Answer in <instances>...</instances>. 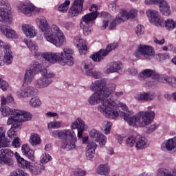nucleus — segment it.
Here are the masks:
<instances>
[{
    "instance_id": "obj_1",
    "label": "nucleus",
    "mask_w": 176,
    "mask_h": 176,
    "mask_svg": "<svg viewBox=\"0 0 176 176\" xmlns=\"http://www.w3.org/2000/svg\"><path fill=\"white\" fill-rule=\"evenodd\" d=\"M116 87L115 84H109L107 87V81L104 79L96 80L92 82L90 89L92 91H96L88 99L89 103L91 105H96V104L102 102V104L98 107V109L108 119H116L120 115L129 126H135L137 123L139 127L149 126L155 119V112L152 111H140L135 116H131L115 107L116 105L115 101L111 99H105L111 96ZM98 89H100L98 90Z\"/></svg>"
},
{
    "instance_id": "obj_2",
    "label": "nucleus",
    "mask_w": 176,
    "mask_h": 176,
    "mask_svg": "<svg viewBox=\"0 0 176 176\" xmlns=\"http://www.w3.org/2000/svg\"><path fill=\"white\" fill-rule=\"evenodd\" d=\"M74 50L69 48L63 49V52H45L41 56L45 59V61H48L50 64H56V63H60L61 65H69L72 67L75 64V60L74 59Z\"/></svg>"
},
{
    "instance_id": "obj_3",
    "label": "nucleus",
    "mask_w": 176,
    "mask_h": 176,
    "mask_svg": "<svg viewBox=\"0 0 176 176\" xmlns=\"http://www.w3.org/2000/svg\"><path fill=\"white\" fill-rule=\"evenodd\" d=\"M148 16L150 17L151 23L156 27H165L168 31H172L176 27V22L174 20L168 19L164 21L156 10H149Z\"/></svg>"
},
{
    "instance_id": "obj_4",
    "label": "nucleus",
    "mask_w": 176,
    "mask_h": 176,
    "mask_svg": "<svg viewBox=\"0 0 176 176\" xmlns=\"http://www.w3.org/2000/svg\"><path fill=\"white\" fill-rule=\"evenodd\" d=\"M52 28L55 34H53V32L48 28L47 32L45 33V39L47 42H50V43H52V45H54L57 47L63 46L64 42H65L64 34H63V32H61L60 28L56 25H53Z\"/></svg>"
},
{
    "instance_id": "obj_5",
    "label": "nucleus",
    "mask_w": 176,
    "mask_h": 176,
    "mask_svg": "<svg viewBox=\"0 0 176 176\" xmlns=\"http://www.w3.org/2000/svg\"><path fill=\"white\" fill-rule=\"evenodd\" d=\"M41 74L43 77L37 79L35 82V85L38 89H43V87H47L52 82V78H54V73L52 72H47L46 68L43 67L42 70H41Z\"/></svg>"
},
{
    "instance_id": "obj_6",
    "label": "nucleus",
    "mask_w": 176,
    "mask_h": 176,
    "mask_svg": "<svg viewBox=\"0 0 176 176\" xmlns=\"http://www.w3.org/2000/svg\"><path fill=\"white\" fill-rule=\"evenodd\" d=\"M119 44L118 43H113L109 44L106 49H101L98 52L90 56V58L93 60V61L98 62L102 61L105 57H107V54H109L112 50H115V49H118Z\"/></svg>"
},
{
    "instance_id": "obj_7",
    "label": "nucleus",
    "mask_w": 176,
    "mask_h": 176,
    "mask_svg": "<svg viewBox=\"0 0 176 176\" xmlns=\"http://www.w3.org/2000/svg\"><path fill=\"white\" fill-rule=\"evenodd\" d=\"M0 23H12V14L9 10L10 5L5 1H0Z\"/></svg>"
},
{
    "instance_id": "obj_8",
    "label": "nucleus",
    "mask_w": 176,
    "mask_h": 176,
    "mask_svg": "<svg viewBox=\"0 0 176 176\" xmlns=\"http://www.w3.org/2000/svg\"><path fill=\"white\" fill-rule=\"evenodd\" d=\"M134 54L138 58L141 57V56H144V58L151 60L152 57L155 56V51H153V47L151 46L140 45Z\"/></svg>"
},
{
    "instance_id": "obj_9",
    "label": "nucleus",
    "mask_w": 176,
    "mask_h": 176,
    "mask_svg": "<svg viewBox=\"0 0 176 176\" xmlns=\"http://www.w3.org/2000/svg\"><path fill=\"white\" fill-rule=\"evenodd\" d=\"M63 140H64L62 142L63 149H65V151H71L76 147V144H75L78 141V138L74 131H70L69 135H66Z\"/></svg>"
},
{
    "instance_id": "obj_10",
    "label": "nucleus",
    "mask_w": 176,
    "mask_h": 176,
    "mask_svg": "<svg viewBox=\"0 0 176 176\" xmlns=\"http://www.w3.org/2000/svg\"><path fill=\"white\" fill-rule=\"evenodd\" d=\"M72 130L77 129L78 130V138L82 139V144H86L89 141V137H83V131H86V124H85V121L80 118H77L76 120L72 124Z\"/></svg>"
},
{
    "instance_id": "obj_11",
    "label": "nucleus",
    "mask_w": 176,
    "mask_h": 176,
    "mask_svg": "<svg viewBox=\"0 0 176 176\" xmlns=\"http://www.w3.org/2000/svg\"><path fill=\"white\" fill-rule=\"evenodd\" d=\"M14 153L10 148H2L0 150V162L6 164L9 167H13L14 166V162L13 157Z\"/></svg>"
},
{
    "instance_id": "obj_12",
    "label": "nucleus",
    "mask_w": 176,
    "mask_h": 176,
    "mask_svg": "<svg viewBox=\"0 0 176 176\" xmlns=\"http://www.w3.org/2000/svg\"><path fill=\"white\" fill-rule=\"evenodd\" d=\"M43 69V66L42 64L38 62H34L28 69L25 74L24 80L26 83H31L32 78L35 75V72H41Z\"/></svg>"
},
{
    "instance_id": "obj_13",
    "label": "nucleus",
    "mask_w": 176,
    "mask_h": 176,
    "mask_svg": "<svg viewBox=\"0 0 176 176\" xmlns=\"http://www.w3.org/2000/svg\"><path fill=\"white\" fill-rule=\"evenodd\" d=\"M83 3H85V0H74V3L69 10V16L70 17L79 16L83 10Z\"/></svg>"
},
{
    "instance_id": "obj_14",
    "label": "nucleus",
    "mask_w": 176,
    "mask_h": 176,
    "mask_svg": "<svg viewBox=\"0 0 176 176\" xmlns=\"http://www.w3.org/2000/svg\"><path fill=\"white\" fill-rule=\"evenodd\" d=\"M19 10H21L22 13L30 17L32 14H36L38 13V8L35 6L32 5L31 3H25L24 4H21L19 6Z\"/></svg>"
},
{
    "instance_id": "obj_15",
    "label": "nucleus",
    "mask_w": 176,
    "mask_h": 176,
    "mask_svg": "<svg viewBox=\"0 0 176 176\" xmlns=\"http://www.w3.org/2000/svg\"><path fill=\"white\" fill-rule=\"evenodd\" d=\"M4 59L2 60V58L0 57V67L3 65H10L13 63V52L10 50V45H4Z\"/></svg>"
},
{
    "instance_id": "obj_16",
    "label": "nucleus",
    "mask_w": 176,
    "mask_h": 176,
    "mask_svg": "<svg viewBox=\"0 0 176 176\" xmlns=\"http://www.w3.org/2000/svg\"><path fill=\"white\" fill-rule=\"evenodd\" d=\"M97 19V14L96 12H90L82 16L80 24H87L88 25H93L94 20Z\"/></svg>"
},
{
    "instance_id": "obj_17",
    "label": "nucleus",
    "mask_w": 176,
    "mask_h": 176,
    "mask_svg": "<svg viewBox=\"0 0 176 176\" xmlns=\"http://www.w3.org/2000/svg\"><path fill=\"white\" fill-rule=\"evenodd\" d=\"M148 146H149V142H148V139L141 135H137L135 148L141 151V149H145L146 148H148Z\"/></svg>"
},
{
    "instance_id": "obj_18",
    "label": "nucleus",
    "mask_w": 176,
    "mask_h": 176,
    "mask_svg": "<svg viewBox=\"0 0 176 176\" xmlns=\"http://www.w3.org/2000/svg\"><path fill=\"white\" fill-rule=\"evenodd\" d=\"M0 31L9 39H16L17 34L9 26H0Z\"/></svg>"
},
{
    "instance_id": "obj_19",
    "label": "nucleus",
    "mask_w": 176,
    "mask_h": 176,
    "mask_svg": "<svg viewBox=\"0 0 176 176\" xmlns=\"http://www.w3.org/2000/svg\"><path fill=\"white\" fill-rule=\"evenodd\" d=\"M159 82L164 83V85H170V86H172V87L176 88V77L162 75L159 78Z\"/></svg>"
},
{
    "instance_id": "obj_20",
    "label": "nucleus",
    "mask_w": 176,
    "mask_h": 176,
    "mask_svg": "<svg viewBox=\"0 0 176 176\" xmlns=\"http://www.w3.org/2000/svg\"><path fill=\"white\" fill-rule=\"evenodd\" d=\"M36 94H38V90L32 87H26L18 92V96H20V97H32V96H36Z\"/></svg>"
},
{
    "instance_id": "obj_21",
    "label": "nucleus",
    "mask_w": 176,
    "mask_h": 176,
    "mask_svg": "<svg viewBox=\"0 0 176 176\" xmlns=\"http://www.w3.org/2000/svg\"><path fill=\"white\" fill-rule=\"evenodd\" d=\"M28 170L32 173V174H34V175H39L43 171V170H45V166L42 164H31L29 165V167L28 168Z\"/></svg>"
},
{
    "instance_id": "obj_22",
    "label": "nucleus",
    "mask_w": 176,
    "mask_h": 176,
    "mask_svg": "<svg viewBox=\"0 0 176 176\" xmlns=\"http://www.w3.org/2000/svg\"><path fill=\"white\" fill-rule=\"evenodd\" d=\"M21 151L23 155L29 158L30 160H32V162H34V160L35 159V153L31 148H30L28 144L22 145Z\"/></svg>"
},
{
    "instance_id": "obj_23",
    "label": "nucleus",
    "mask_w": 176,
    "mask_h": 176,
    "mask_svg": "<svg viewBox=\"0 0 176 176\" xmlns=\"http://www.w3.org/2000/svg\"><path fill=\"white\" fill-rule=\"evenodd\" d=\"M16 115L18 116L20 123L28 122V120H31L32 118V115H31V113H29L28 111L16 110Z\"/></svg>"
},
{
    "instance_id": "obj_24",
    "label": "nucleus",
    "mask_w": 176,
    "mask_h": 176,
    "mask_svg": "<svg viewBox=\"0 0 176 176\" xmlns=\"http://www.w3.org/2000/svg\"><path fill=\"white\" fill-rule=\"evenodd\" d=\"M22 30L28 38H34V36H35L36 34L35 28L31 25H23Z\"/></svg>"
},
{
    "instance_id": "obj_25",
    "label": "nucleus",
    "mask_w": 176,
    "mask_h": 176,
    "mask_svg": "<svg viewBox=\"0 0 176 176\" xmlns=\"http://www.w3.org/2000/svg\"><path fill=\"white\" fill-rule=\"evenodd\" d=\"M36 23H38L42 32L46 34V32L49 31V23H47V21L45 16H41L40 18L37 19Z\"/></svg>"
},
{
    "instance_id": "obj_26",
    "label": "nucleus",
    "mask_w": 176,
    "mask_h": 176,
    "mask_svg": "<svg viewBox=\"0 0 176 176\" xmlns=\"http://www.w3.org/2000/svg\"><path fill=\"white\" fill-rule=\"evenodd\" d=\"M135 98L138 101H151V100H153V94L151 92H142L135 95Z\"/></svg>"
},
{
    "instance_id": "obj_27",
    "label": "nucleus",
    "mask_w": 176,
    "mask_h": 176,
    "mask_svg": "<svg viewBox=\"0 0 176 176\" xmlns=\"http://www.w3.org/2000/svg\"><path fill=\"white\" fill-rule=\"evenodd\" d=\"M21 129V123L16 122L12 125L10 130L8 131L7 134L9 138H14L17 134V131Z\"/></svg>"
},
{
    "instance_id": "obj_28",
    "label": "nucleus",
    "mask_w": 176,
    "mask_h": 176,
    "mask_svg": "<svg viewBox=\"0 0 176 176\" xmlns=\"http://www.w3.org/2000/svg\"><path fill=\"white\" fill-rule=\"evenodd\" d=\"M15 157L16 159L19 167L28 170V167H30L31 162L24 160V158L21 157L17 152L15 153Z\"/></svg>"
},
{
    "instance_id": "obj_29",
    "label": "nucleus",
    "mask_w": 176,
    "mask_h": 176,
    "mask_svg": "<svg viewBox=\"0 0 176 176\" xmlns=\"http://www.w3.org/2000/svg\"><path fill=\"white\" fill-rule=\"evenodd\" d=\"M71 130L69 129H64V130H55L52 131V135L54 137V138H60L61 140H64L66 135H69Z\"/></svg>"
},
{
    "instance_id": "obj_30",
    "label": "nucleus",
    "mask_w": 176,
    "mask_h": 176,
    "mask_svg": "<svg viewBox=\"0 0 176 176\" xmlns=\"http://www.w3.org/2000/svg\"><path fill=\"white\" fill-rule=\"evenodd\" d=\"M0 111L3 116H10L11 115H16L17 110L10 109V107L6 105H1Z\"/></svg>"
},
{
    "instance_id": "obj_31",
    "label": "nucleus",
    "mask_w": 176,
    "mask_h": 176,
    "mask_svg": "<svg viewBox=\"0 0 176 176\" xmlns=\"http://www.w3.org/2000/svg\"><path fill=\"white\" fill-rule=\"evenodd\" d=\"M160 10L164 16H170V14H171L170 5H168V3L166 1H162L160 5Z\"/></svg>"
},
{
    "instance_id": "obj_32",
    "label": "nucleus",
    "mask_w": 176,
    "mask_h": 176,
    "mask_svg": "<svg viewBox=\"0 0 176 176\" xmlns=\"http://www.w3.org/2000/svg\"><path fill=\"white\" fill-rule=\"evenodd\" d=\"M122 70V63L112 62L110 63L109 67L107 69V72H119Z\"/></svg>"
},
{
    "instance_id": "obj_33",
    "label": "nucleus",
    "mask_w": 176,
    "mask_h": 176,
    "mask_svg": "<svg viewBox=\"0 0 176 176\" xmlns=\"http://www.w3.org/2000/svg\"><path fill=\"white\" fill-rule=\"evenodd\" d=\"M109 171H111V169H109L107 165L100 164L98 168L97 173L100 175H108Z\"/></svg>"
},
{
    "instance_id": "obj_34",
    "label": "nucleus",
    "mask_w": 176,
    "mask_h": 176,
    "mask_svg": "<svg viewBox=\"0 0 176 176\" xmlns=\"http://www.w3.org/2000/svg\"><path fill=\"white\" fill-rule=\"evenodd\" d=\"M157 176H176V170L171 173L166 168H160L157 170Z\"/></svg>"
},
{
    "instance_id": "obj_35",
    "label": "nucleus",
    "mask_w": 176,
    "mask_h": 176,
    "mask_svg": "<svg viewBox=\"0 0 176 176\" xmlns=\"http://www.w3.org/2000/svg\"><path fill=\"white\" fill-rule=\"evenodd\" d=\"M30 143L32 146H36L41 144V137L36 133L31 135L30 138Z\"/></svg>"
},
{
    "instance_id": "obj_36",
    "label": "nucleus",
    "mask_w": 176,
    "mask_h": 176,
    "mask_svg": "<svg viewBox=\"0 0 176 176\" xmlns=\"http://www.w3.org/2000/svg\"><path fill=\"white\" fill-rule=\"evenodd\" d=\"M69 5H71V1L69 0H65L63 3H61L58 7V10L62 13H67L68 9L69 8Z\"/></svg>"
},
{
    "instance_id": "obj_37",
    "label": "nucleus",
    "mask_w": 176,
    "mask_h": 176,
    "mask_svg": "<svg viewBox=\"0 0 176 176\" xmlns=\"http://www.w3.org/2000/svg\"><path fill=\"white\" fill-rule=\"evenodd\" d=\"M167 151H173L176 146V137L168 140L165 144Z\"/></svg>"
},
{
    "instance_id": "obj_38",
    "label": "nucleus",
    "mask_w": 176,
    "mask_h": 176,
    "mask_svg": "<svg viewBox=\"0 0 176 176\" xmlns=\"http://www.w3.org/2000/svg\"><path fill=\"white\" fill-rule=\"evenodd\" d=\"M154 72L153 70H151L149 69H145L143 72H142L139 75L140 79H146V78H151V76H153Z\"/></svg>"
},
{
    "instance_id": "obj_39",
    "label": "nucleus",
    "mask_w": 176,
    "mask_h": 176,
    "mask_svg": "<svg viewBox=\"0 0 176 176\" xmlns=\"http://www.w3.org/2000/svg\"><path fill=\"white\" fill-rule=\"evenodd\" d=\"M84 69H85L87 75L89 76L91 74L93 69H94V65L91 63V60H87L85 61Z\"/></svg>"
},
{
    "instance_id": "obj_40",
    "label": "nucleus",
    "mask_w": 176,
    "mask_h": 176,
    "mask_svg": "<svg viewBox=\"0 0 176 176\" xmlns=\"http://www.w3.org/2000/svg\"><path fill=\"white\" fill-rule=\"evenodd\" d=\"M92 25H93L80 23V27L82 29L83 34L85 35V36H87V35H90V34H91Z\"/></svg>"
},
{
    "instance_id": "obj_41",
    "label": "nucleus",
    "mask_w": 176,
    "mask_h": 176,
    "mask_svg": "<svg viewBox=\"0 0 176 176\" xmlns=\"http://www.w3.org/2000/svg\"><path fill=\"white\" fill-rule=\"evenodd\" d=\"M137 142V135L136 136H130L129 137L125 142L126 146L129 148H133V146H135Z\"/></svg>"
},
{
    "instance_id": "obj_42",
    "label": "nucleus",
    "mask_w": 176,
    "mask_h": 176,
    "mask_svg": "<svg viewBox=\"0 0 176 176\" xmlns=\"http://www.w3.org/2000/svg\"><path fill=\"white\" fill-rule=\"evenodd\" d=\"M120 23H123V19L120 15H117L116 19L110 23L109 26V30H113V28L118 25V24H120Z\"/></svg>"
},
{
    "instance_id": "obj_43",
    "label": "nucleus",
    "mask_w": 176,
    "mask_h": 176,
    "mask_svg": "<svg viewBox=\"0 0 176 176\" xmlns=\"http://www.w3.org/2000/svg\"><path fill=\"white\" fill-rule=\"evenodd\" d=\"M16 123H20L19 120V116L17 115H11L10 117L8 119L7 124L10 126V124H14Z\"/></svg>"
},
{
    "instance_id": "obj_44",
    "label": "nucleus",
    "mask_w": 176,
    "mask_h": 176,
    "mask_svg": "<svg viewBox=\"0 0 176 176\" xmlns=\"http://www.w3.org/2000/svg\"><path fill=\"white\" fill-rule=\"evenodd\" d=\"M41 104L42 102H41V100L38 98H32L30 101V104L31 105V107H33L34 108L41 107Z\"/></svg>"
},
{
    "instance_id": "obj_45",
    "label": "nucleus",
    "mask_w": 176,
    "mask_h": 176,
    "mask_svg": "<svg viewBox=\"0 0 176 176\" xmlns=\"http://www.w3.org/2000/svg\"><path fill=\"white\" fill-rule=\"evenodd\" d=\"M170 56H168V53H160L155 56V58L157 61L160 63L162 61H164V60H167Z\"/></svg>"
},
{
    "instance_id": "obj_46",
    "label": "nucleus",
    "mask_w": 176,
    "mask_h": 176,
    "mask_svg": "<svg viewBox=\"0 0 176 176\" xmlns=\"http://www.w3.org/2000/svg\"><path fill=\"white\" fill-rule=\"evenodd\" d=\"M96 142H99L100 145H105V142H107V137L101 133H99L96 140Z\"/></svg>"
},
{
    "instance_id": "obj_47",
    "label": "nucleus",
    "mask_w": 176,
    "mask_h": 176,
    "mask_svg": "<svg viewBox=\"0 0 176 176\" xmlns=\"http://www.w3.org/2000/svg\"><path fill=\"white\" fill-rule=\"evenodd\" d=\"M27 173H25L23 170L21 169H16L15 170H13L10 173V176H26Z\"/></svg>"
},
{
    "instance_id": "obj_48",
    "label": "nucleus",
    "mask_w": 176,
    "mask_h": 176,
    "mask_svg": "<svg viewBox=\"0 0 176 176\" xmlns=\"http://www.w3.org/2000/svg\"><path fill=\"white\" fill-rule=\"evenodd\" d=\"M9 88V83L8 82L5 81L3 79L0 78V89L3 90V91H6Z\"/></svg>"
},
{
    "instance_id": "obj_49",
    "label": "nucleus",
    "mask_w": 176,
    "mask_h": 176,
    "mask_svg": "<svg viewBox=\"0 0 176 176\" xmlns=\"http://www.w3.org/2000/svg\"><path fill=\"white\" fill-rule=\"evenodd\" d=\"M118 16H120V17L123 20V23L124 21H126V20H129V12L125 10H121Z\"/></svg>"
},
{
    "instance_id": "obj_50",
    "label": "nucleus",
    "mask_w": 176,
    "mask_h": 176,
    "mask_svg": "<svg viewBox=\"0 0 176 176\" xmlns=\"http://www.w3.org/2000/svg\"><path fill=\"white\" fill-rule=\"evenodd\" d=\"M145 28L142 25H138L135 30V33L138 36L143 35Z\"/></svg>"
},
{
    "instance_id": "obj_51",
    "label": "nucleus",
    "mask_w": 176,
    "mask_h": 176,
    "mask_svg": "<svg viewBox=\"0 0 176 176\" xmlns=\"http://www.w3.org/2000/svg\"><path fill=\"white\" fill-rule=\"evenodd\" d=\"M61 124L60 122H51L48 123V129H60Z\"/></svg>"
},
{
    "instance_id": "obj_52",
    "label": "nucleus",
    "mask_w": 176,
    "mask_h": 176,
    "mask_svg": "<svg viewBox=\"0 0 176 176\" xmlns=\"http://www.w3.org/2000/svg\"><path fill=\"white\" fill-rule=\"evenodd\" d=\"M100 131L96 130V129H92L90 133H89V135L91 138H93V140H94V141L96 140L97 138H98V135H100Z\"/></svg>"
},
{
    "instance_id": "obj_53",
    "label": "nucleus",
    "mask_w": 176,
    "mask_h": 176,
    "mask_svg": "<svg viewBox=\"0 0 176 176\" xmlns=\"http://www.w3.org/2000/svg\"><path fill=\"white\" fill-rule=\"evenodd\" d=\"M105 128L104 129L105 134H109L111 133V127H112V122H104Z\"/></svg>"
},
{
    "instance_id": "obj_54",
    "label": "nucleus",
    "mask_w": 176,
    "mask_h": 176,
    "mask_svg": "<svg viewBox=\"0 0 176 176\" xmlns=\"http://www.w3.org/2000/svg\"><path fill=\"white\" fill-rule=\"evenodd\" d=\"M50 159H52V156L49 154H43V157L41 160V163L43 164V163H48V162H50Z\"/></svg>"
},
{
    "instance_id": "obj_55",
    "label": "nucleus",
    "mask_w": 176,
    "mask_h": 176,
    "mask_svg": "<svg viewBox=\"0 0 176 176\" xmlns=\"http://www.w3.org/2000/svg\"><path fill=\"white\" fill-rule=\"evenodd\" d=\"M87 151H93V149L94 151H96V149H97V144L94 142H89L87 146Z\"/></svg>"
},
{
    "instance_id": "obj_56",
    "label": "nucleus",
    "mask_w": 176,
    "mask_h": 176,
    "mask_svg": "<svg viewBox=\"0 0 176 176\" xmlns=\"http://www.w3.org/2000/svg\"><path fill=\"white\" fill-rule=\"evenodd\" d=\"M76 46L80 54H82V52H83V50H85V51L87 50V45L83 44V43L77 44Z\"/></svg>"
},
{
    "instance_id": "obj_57",
    "label": "nucleus",
    "mask_w": 176,
    "mask_h": 176,
    "mask_svg": "<svg viewBox=\"0 0 176 176\" xmlns=\"http://www.w3.org/2000/svg\"><path fill=\"white\" fill-rule=\"evenodd\" d=\"M89 76H92L95 79H100L101 78L102 74L100 72H94L92 71L91 73L89 75Z\"/></svg>"
},
{
    "instance_id": "obj_58",
    "label": "nucleus",
    "mask_w": 176,
    "mask_h": 176,
    "mask_svg": "<svg viewBox=\"0 0 176 176\" xmlns=\"http://www.w3.org/2000/svg\"><path fill=\"white\" fill-rule=\"evenodd\" d=\"M157 127H159V125H157V124L151 125L150 127L147 129L146 133H148V134H151L153 133V131H155V130H156Z\"/></svg>"
},
{
    "instance_id": "obj_59",
    "label": "nucleus",
    "mask_w": 176,
    "mask_h": 176,
    "mask_svg": "<svg viewBox=\"0 0 176 176\" xmlns=\"http://www.w3.org/2000/svg\"><path fill=\"white\" fill-rule=\"evenodd\" d=\"M96 153V150H87L86 153V156L87 159H93L94 157V153Z\"/></svg>"
},
{
    "instance_id": "obj_60",
    "label": "nucleus",
    "mask_w": 176,
    "mask_h": 176,
    "mask_svg": "<svg viewBox=\"0 0 176 176\" xmlns=\"http://www.w3.org/2000/svg\"><path fill=\"white\" fill-rule=\"evenodd\" d=\"M28 47L30 49V50H31L32 52L34 50H36L37 47L36 45H34V43H32V41H28L26 43Z\"/></svg>"
},
{
    "instance_id": "obj_61",
    "label": "nucleus",
    "mask_w": 176,
    "mask_h": 176,
    "mask_svg": "<svg viewBox=\"0 0 176 176\" xmlns=\"http://www.w3.org/2000/svg\"><path fill=\"white\" fill-rule=\"evenodd\" d=\"M12 145L14 146V148H19L21 146V143L20 142V139L19 138H14V140L12 142Z\"/></svg>"
},
{
    "instance_id": "obj_62",
    "label": "nucleus",
    "mask_w": 176,
    "mask_h": 176,
    "mask_svg": "<svg viewBox=\"0 0 176 176\" xmlns=\"http://www.w3.org/2000/svg\"><path fill=\"white\" fill-rule=\"evenodd\" d=\"M109 7L111 8L113 12H116L119 7L116 6V1H113L110 5Z\"/></svg>"
},
{
    "instance_id": "obj_63",
    "label": "nucleus",
    "mask_w": 176,
    "mask_h": 176,
    "mask_svg": "<svg viewBox=\"0 0 176 176\" xmlns=\"http://www.w3.org/2000/svg\"><path fill=\"white\" fill-rule=\"evenodd\" d=\"M129 19H134L137 16V10H132L129 12H128Z\"/></svg>"
},
{
    "instance_id": "obj_64",
    "label": "nucleus",
    "mask_w": 176,
    "mask_h": 176,
    "mask_svg": "<svg viewBox=\"0 0 176 176\" xmlns=\"http://www.w3.org/2000/svg\"><path fill=\"white\" fill-rule=\"evenodd\" d=\"M75 175L76 176H85L86 175V171L82 170V169H78L76 173H75Z\"/></svg>"
}]
</instances>
